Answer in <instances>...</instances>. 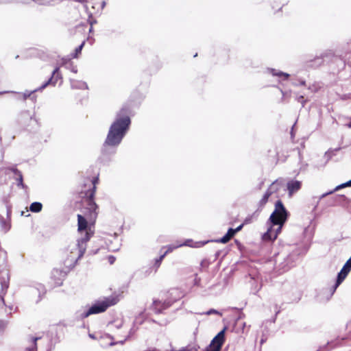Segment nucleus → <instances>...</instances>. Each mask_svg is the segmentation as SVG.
<instances>
[{"label":"nucleus","mask_w":351,"mask_h":351,"mask_svg":"<svg viewBox=\"0 0 351 351\" xmlns=\"http://www.w3.org/2000/svg\"><path fill=\"white\" fill-rule=\"evenodd\" d=\"M289 213L282 202L278 200L275 203L274 210L267 221V229L265 232V241H274L281 232L282 228L287 220Z\"/></svg>","instance_id":"nucleus-1"},{"label":"nucleus","mask_w":351,"mask_h":351,"mask_svg":"<svg viewBox=\"0 0 351 351\" xmlns=\"http://www.w3.org/2000/svg\"><path fill=\"white\" fill-rule=\"evenodd\" d=\"M130 123V120L127 114L123 116L119 114L110 128L105 145L110 146L118 145L125 136Z\"/></svg>","instance_id":"nucleus-2"},{"label":"nucleus","mask_w":351,"mask_h":351,"mask_svg":"<svg viewBox=\"0 0 351 351\" xmlns=\"http://www.w3.org/2000/svg\"><path fill=\"white\" fill-rule=\"evenodd\" d=\"M86 241L79 238L76 241L68 245L64 250V254L70 265H74L83 256L86 250Z\"/></svg>","instance_id":"nucleus-3"},{"label":"nucleus","mask_w":351,"mask_h":351,"mask_svg":"<svg viewBox=\"0 0 351 351\" xmlns=\"http://www.w3.org/2000/svg\"><path fill=\"white\" fill-rule=\"evenodd\" d=\"M119 300L116 295H110L98 300L85 313L84 317L104 312L108 307L116 304Z\"/></svg>","instance_id":"nucleus-4"},{"label":"nucleus","mask_w":351,"mask_h":351,"mask_svg":"<svg viewBox=\"0 0 351 351\" xmlns=\"http://www.w3.org/2000/svg\"><path fill=\"white\" fill-rule=\"evenodd\" d=\"M95 232L94 225L82 215H77V232L80 239L88 242Z\"/></svg>","instance_id":"nucleus-5"},{"label":"nucleus","mask_w":351,"mask_h":351,"mask_svg":"<svg viewBox=\"0 0 351 351\" xmlns=\"http://www.w3.org/2000/svg\"><path fill=\"white\" fill-rule=\"evenodd\" d=\"M226 328L221 330L211 341L209 346L205 351H220L225 342V332Z\"/></svg>","instance_id":"nucleus-6"},{"label":"nucleus","mask_w":351,"mask_h":351,"mask_svg":"<svg viewBox=\"0 0 351 351\" xmlns=\"http://www.w3.org/2000/svg\"><path fill=\"white\" fill-rule=\"evenodd\" d=\"M289 196L298 191L302 187V182L298 180H290L287 184Z\"/></svg>","instance_id":"nucleus-7"},{"label":"nucleus","mask_w":351,"mask_h":351,"mask_svg":"<svg viewBox=\"0 0 351 351\" xmlns=\"http://www.w3.org/2000/svg\"><path fill=\"white\" fill-rule=\"evenodd\" d=\"M58 79H61V76L59 73V68H56L53 71L51 77L45 84H43L39 90H43L45 88L48 84L56 85Z\"/></svg>","instance_id":"nucleus-8"},{"label":"nucleus","mask_w":351,"mask_h":351,"mask_svg":"<svg viewBox=\"0 0 351 351\" xmlns=\"http://www.w3.org/2000/svg\"><path fill=\"white\" fill-rule=\"evenodd\" d=\"M348 274L349 271L344 270L343 269H341V270L340 271L337 276V281L334 287L335 290L344 280V279L346 278Z\"/></svg>","instance_id":"nucleus-9"},{"label":"nucleus","mask_w":351,"mask_h":351,"mask_svg":"<svg viewBox=\"0 0 351 351\" xmlns=\"http://www.w3.org/2000/svg\"><path fill=\"white\" fill-rule=\"evenodd\" d=\"M182 246H189L191 247H202L205 243L202 241L194 242L191 239L186 240L184 243H182Z\"/></svg>","instance_id":"nucleus-10"},{"label":"nucleus","mask_w":351,"mask_h":351,"mask_svg":"<svg viewBox=\"0 0 351 351\" xmlns=\"http://www.w3.org/2000/svg\"><path fill=\"white\" fill-rule=\"evenodd\" d=\"M234 235L232 228H230L228 232L222 238L220 239L219 241L222 243H226Z\"/></svg>","instance_id":"nucleus-11"},{"label":"nucleus","mask_w":351,"mask_h":351,"mask_svg":"<svg viewBox=\"0 0 351 351\" xmlns=\"http://www.w3.org/2000/svg\"><path fill=\"white\" fill-rule=\"evenodd\" d=\"M71 86L73 88L80 89H86L88 88L86 83L81 81L71 80Z\"/></svg>","instance_id":"nucleus-12"},{"label":"nucleus","mask_w":351,"mask_h":351,"mask_svg":"<svg viewBox=\"0 0 351 351\" xmlns=\"http://www.w3.org/2000/svg\"><path fill=\"white\" fill-rule=\"evenodd\" d=\"M182 246V244H180V243H178L176 245H169L168 246H167L165 248H167V250L165 252V253L160 256V261H161L164 257L165 256L169 253V252H171L173 250L179 247H181Z\"/></svg>","instance_id":"nucleus-13"},{"label":"nucleus","mask_w":351,"mask_h":351,"mask_svg":"<svg viewBox=\"0 0 351 351\" xmlns=\"http://www.w3.org/2000/svg\"><path fill=\"white\" fill-rule=\"evenodd\" d=\"M43 205L40 202H33L30 206L29 210L33 213H38L42 210Z\"/></svg>","instance_id":"nucleus-14"},{"label":"nucleus","mask_w":351,"mask_h":351,"mask_svg":"<svg viewBox=\"0 0 351 351\" xmlns=\"http://www.w3.org/2000/svg\"><path fill=\"white\" fill-rule=\"evenodd\" d=\"M273 75H276L279 77H282L283 80H287L289 77V75L288 73H283V72H281V71H279V72H277L276 73L275 72V70L274 69H268Z\"/></svg>","instance_id":"nucleus-15"},{"label":"nucleus","mask_w":351,"mask_h":351,"mask_svg":"<svg viewBox=\"0 0 351 351\" xmlns=\"http://www.w3.org/2000/svg\"><path fill=\"white\" fill-rule=\"evenodd\" d=\"M348 186H351V180L347 182L343 183V184L336 186V188L332 191H330V192L328 193L327 194L332 193L334 191H338L339 189H341L343 188H346Z\"/></svg>","instance_id":"nucleus-16"},{"label":"nucleus","mask_w":351,"mask_h":351,"mask_svg":"<svg viewBox=\"0 0 351 351\" xmlns=\"http://www.w3.org/2000/svg\"><path fill=\"white\" fill-rule=\"evenodd\" d=\"M344 270H346L348 271H351V256L350 257V258L346 261V263H345V265L343 266V268Z\"/></svg>","instance_id":"nucleus-17"},{"label":"nucleus","mask_w":351,"mask_h":351,"mask_svg":"<svg viewBox=\"0 0 351 351\" xmlns=\"http://www.w3.org/2000/svg\"><path fill=\"white\" fill-rule=\"evenodd\" d=\"M321 88V86L319 84H313L310 87L309 89H311L312 91L316 92L318 91Z\"/></svg>","instance_id":"nucleus-18"},{"label":"nucleus","mask_w":351,"mask_h":351,"mask_svg":"<svg viewBox=\"0 0 351 351\" xmlns=\"http://www.w3.org/2000/svg\"><path fill=\"white\" fill-rule=\"evenodd\" d=\"M33 1L39 4H41V5H46V4H49L50 3L49 0H33Z\"/></svg>","instance_id":"nucleus-19"},{"label":"nucleus","mask_w":351,"mask_h":351,"mask_svg":"<svg viewBox=\"0 0 351 351\" xmlns=\"http://www.w3.org/2000/svg\"><path fill=\"white\" fill-rule=\"evenodd\" d=\"M206 315H211V314H217V315H221L219 311L215 310V309H210L208 311L205 313Z\"/></svg>","instance_id":"nucleus-20"},{"label":"nucleus","mask_w":351,"mask_h":351,"mask_svg":"<svg viewBox=\"0 0 351 351\" xmlns=\"http://www.w3.org/2000/svg\"><path fill=\"white\" fill-rule=\"evenodd\" d=\"M83 46H84V43H82V45H80V46L76 49V50H75V53H76V54L74 56V58H76V57H77V55L81 52V51H82V49Z\"/></svg>","instance_id":"nucleus-21"},{"label":"nucleus","mask_w":351,"mask_h":351,"mask_svg":"<svg viewBox=\"0 0 351 351\" xmlns=\"http://www.w3.org/2000/svg\"><path fill=\"white\" fill-rule=\"evenodd\" d=\"M298 101L299 102H301L302 104V106H304L306 101H304L303 96H300L298 99Z\"/></svg>","instance_id":"nucleus-22"},{"label":"nucleus","mask_w":351,"mask_h":351,"mask_svg":"<svg viewBox=\"0 0 351 351\" xmlns=\"http://www.w3.org/2000/svg\"><path fill=\"white\" fill-rule=\"evenodd\" d=\"M243 226L241 225L239 226L238 228H237L236 229H233V231H234V234H235L236 232H237L238 231H239L240 230H241Z\"/></svg>","instance_id":"nucleus-23"},{"label":"nucleus","mask_w":351,"mask_h":351,"mask_svg":"<svg viewBox=\"0 0 351 351\" xmlns=\"http://www.w3.org/2000/svg\"><path fill=\"white\" fill-rule=\"evenodd\" d=\"M71 71L73 73H77V68H76V66H73L72 69H71Z\"/></svg>","instance_id":"nucleus-24"},{"label":"nucleus","mask_w":351,"mask_h":351,"mask_svg":"<svg viewBox=\"0 0 351 351\" xmlns=\"http://www.w3.org/2000/svg\"><path fill=\"white\" fill-rule=\"evenodd\" d=\"M346 328H349V329H351V322H350L347 324Z\"/></svg>","instance_id":"nucleus-25"},{"label":"nucleus","mask_w":351,"mask_h":351,"mask_svg":"<svg viewBox=\"0 0 351 351\" xmlns=\"http://www.w3.org/2000/svg\"><path fill=\"white\" fill-rule=\"evenodd\" d=\"M347 125L349 127V128H351V119H350V121L348 123H347Z\"/></svg>","instance_id":"nucleus-26"},{"label":"nucleus","mask_w":351,"mask_h":351,"mask_svg":"<svg viewBox=\"0 0 351 351\" xmlns=\"http://www.w3.org/2000/svg\"><path fill=\"white\" fill-rule=\"evenodd\" d=\"M110 261L112 263L114 262V258H110Z\"/></svg>","instance_id":"nucleus-27"},{"label":"nucleus","mask_w":351,"mask_h":351,"mask_svg":"<svg viewBox=\"0 0 351 351\" xmlns=\"http://www.w3.org/2000/svg\"><path fill=\"white\" fill-rule=\"evenodd\" d=\"M92 208H95L96 207V205L95 204H93L91 205Z\"/></svg>","instance_id":"nucleus-28"},{"label":"nucleus","mask_w":351,"mask_h":351,"mask_svg":"<svg viewBox=\"0 0 351 351\" xmlns=\"http://www.w3.org/2000/svg\"><path fill=\"white\" fill-rule=\"evenodd\" d=\"M320 61H321V62H319V64H322V63L323 62L322 59H320Z\"/></svg>","instance_id":"nucleus-29"},{"label":"nucleus","mask_w":351,"mask_h":351,"mask_svg":"<svg viewBox=\"0 0 351 351\" xmlns=\"http://www.w3.org/2000/svg\"><path fill=\"white\" fill-rule=\"evenodd\" d=\"M320 61H321V62H319V64H322V63L323 62L322 59H320Z\"/></svg>","instance_id":"nucleus-30"},{"label":"nucleus","mask_w":351,"mask_h":351,"mask_svg":"<svg viewBox=\"0 0 351 351\" xmlns=\"http://www.w3.org/2000/svg\"><path fill=\"white\" fill-rule=\"evenodd\" d=\"M320 61H321V62H319V64H322V63L323 62L322 59H320Z\"/></svg>","instance_id":"nucleus-31"},{"label":"nucleus","mask_w":351,"mask_h":351,"mask_svg":"<svg viewBox=\"0 0 351 351\" xmlns=\"http://www.w3.org/2000/svg\"><path fill=\"white\" fill-rule=\"evenodd\" d=\"M264 202L265 203L266 202V197L265 196V200H264Z\"/></svg>","instance_id":"nucleus-32"},{"label":"nucleus","mask_w":351,"mask_h":351,"mask_svg":"<svg viewBox=\"0 0 351 351\" xmlns=\"http://www.w3.org/2000/svg\"><path fill=\"white\" fill-rule=\"evenodd\" d=\"M350 336H351V334H350Z\"/></svg>","instance_id":"nucleus-33"}]
</instances>
